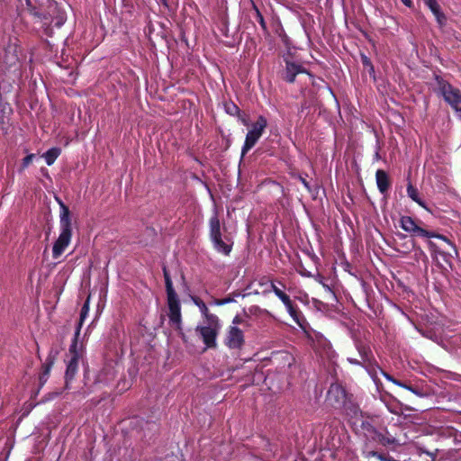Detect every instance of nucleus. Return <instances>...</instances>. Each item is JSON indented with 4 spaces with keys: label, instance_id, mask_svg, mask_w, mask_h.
<instances>
[{
    "label": "nucleus",
    "instance_id": "obj_1",
    "mask_svg": "<svg viewBox=\"0 0 461 461\" xmlns=\"http://www.w3.org/2000/svg\"><path fill=\"white\" fill-rule=\"evenodd\" d=\"M60 206V233L52 248V257L58 259L66 250L71 241L72 227L70 212L67 205L57 198Z\"/></svg>",
    "mask_w": 461,
    "mask_h": 461
},
{
    "label": "nucleus",
    "instance_id": "obj_2",
    "mask_svg": "<svg viewBox=\"0 0 461 461\" xmlns=\"http://www.w3.org/2000/svg\"><path fill=\"white\" fill-rule=\"evenodd\" d=\"M163 274L167 293V303L168 307L167 315L169 318V322L176 329H180L182 321L180 301L176 292L174 289L170 275L166 267L163 268Z\"/></svg>",
    "mask_w": 461,
    "mask_h": 461
},
{
    "label": "nucleus",
    "instance_id": "obj_3",
    "mask_svg": "<svg viewBox=\"0 0 461 461\" xmlns=\"http://www.w3.org/2000/svg\"><path fill=\"white\" fill-rule=\"evenodd\" d=\"M438 90L444 100L461 117V94L457 88H455L448 82L438 79Z\"/></svg>",
    "mask_w": 461,
    "mask_h": 461
},
{
    "label": "nucleus",
    "instance_id": "obj_4",
    "mask_svg": "<svg viewBox=\"0 0 461 461\" xmlns=\"http://www.w3.org/2000/svg\"><path fill=\"white\" fill-rule=\"evenodd\" d=\"M82 357V344L78 339L74 338L68 350V360L66 369V383L72 380L78 370L79 360Z\"/></svg>",
    "mask_w": 461,
    "mask_h": 461
},
{
    "label": "nucleus",
    "instance_id": "obj_5",
    "mask_svg": "<svg viewBox=\"0 0 461 461\" xmlns=\"http://www.w3.org/2000/svg\"><path fill=\"white\" fill-rule=\"evenodd\" d=\"M39 19L44 23H54L59 28L66 23L67 14L56 1L51 0Z\"/></svg>",
    "mask_w": 461,
    "mask_h": 461
},
{
    "label": "nucleus",
    "instance_id": "obj_6",
    "mask_svg": "<svg viewBox=\"0 0 461 461\" xmlns=\"http://www.w3.org/2000/svg\"><path fill=\"white\" fill-rule=\"evenodd\" d=\"M362 430L367 441H374L381 444L382 446H391L396 443L393 436L386 432L383 434L379 432L370 422H362Z\"/></svg>",
    "mask_w": 461,
    "mask_h": 461
},
{
    "label": "nucleus",
    "instance_id": "obj_7",
    "mask_svg": "<svg viewBox=\"0 0 461 461\" xmlns=\"http://www.w3.org/2000/svg\"><path fill=\"white\" fill-rule=\"evenodd\" d=\"M245 342L243 331L237 326H230L225 338V345L230 349H240Z\"/></svg>",
    "mask_w": 461,
    "mask_h": 461
},
{
    "label": "nucleus",
    "instance_id": "obj_8",
    "mask_svg": "<svg viewBox=\"0 0 461 461\" xmlns=\"http://www.w3.org/2000/svg\"><path fill=\"white\" fill-rule=\"evenodd\" d=\"M346 391L339 384H332L327 393V400L335 408L342 407L346 402Z\"/></svg>",
    "mask_w": 461,
    "mask_h": 461
},
{
    "label": "nucleus",
    "instance_id": "obj_9",
    "mask_svg": "<svg viewBox=\"0 0 461 461\" xmlns=\"http://www.w3.org/2000/svg\"><path fill=\"white\" fill-rule=\"evenodd\" d=\"M219 330L220 328H214L206 325H200L196 328V331L199 332L207 348L216 347V337Z\"/></svg>",
    "mask_w": 461,
    "mask_h": 461
},
{
    "label": "nucleus",
    "instance_id": "obj_10",
    "mask_svg": "<svg viewBox=\"0 0 461 461\" xmlns=\"http://www.w3.org/2000/svg\"><path fill=\"white\" fill-rule=\"evenodd\" d=\"M21 5H25L28 11L34 16L40 18L51 0H19Z\"/></svg>",
    "mask_w": 461,
    "mask_h": 461
},
{
    "label": "nucleus",
    "instance_id": "obj_11",
    "mask_svg": "<svg viewBox=\"0 0 461 461\" xmlns=\"http://www.w3.org/2000/svg\"><path fill=\"white\" fill-rule=\"evenodd\" d=\"M400 227L411 236L419 237L422 228L420 227L413 218L411 216L403 215L401 216L399 221Z\"/></svg>",
    "mask_w": 461,
    "mask_h": 461
},
{
    "label": "nucleus",
    "instance_id": "obj_12",
    "mask_svg": "<svg viewBox=\"0 0 461 461\" xmlns=\"http://www.w3.org/2000/svg\"><path fill=\"white\" fill-rule=\"evenodd\" d=\"M301 73H306L310 77H312V75L305 68H303L300 64L291 62V61H286L285 78L287 82L294 83L296 76Z\"/></svg>",
    "mask_w": 461,
    "mask_h": 461
},
{
    "label": "nucleus",
    "instance_id": "obj_13",
    "mask_svg": "<svg viewBox=\"0 0 461 461\" xmlns=\"http://www.w3.org/2000/svg\"><path fill=\"white\" fill-rule=\"evenodd\" d=\"M423 2L435 16V19L438 26L440 28L444 27L447 23V16L441 11L437 0H423Z\"/></svg>",
    "mask_w": 461,
    "mask_h": 461
},
{
    "label": "nucleus",
    "instance_id": "obj_14",
    "mask_svg": "<svg viewBox=\"0 0 461 461\" xmlns=\"http://www.w3.org/2000/svg\"><path fill=\"white\" fill-rule=\"evenodd\" d=\"M56 355L57 352L51 349L46 358L45 363L42 365V371L39 377L41 386H42L49 379L50 370L56 358Z\"/></svg>",
    "mask_w": 461,
    "mask_h": 461
},
{
    "label": "nucleus",
    "instance_id": "obj_15",
    "mask_svg": "<svg viewBox=\"0 0 461 461\" xmlns=\"http://www.w3.org/2000/svg\"><path fill=\"white\" fill-rule=\"evenodd\" d=\"M285 308L296 324L303 330H306V327L308 325L306 319L299 310L294 307L292 301L289 303V304L285 305Z\"/></svg>",
    "mask_w": 461,
    "mask_h": 461
},
{
    "label": "nucleus",
    "instance_id": "obj_16",
    "mask_svg": "<svg viewBox=\"0 0 461 461\" xmlns=\"http://www.w3.org/2000/svg\"><path fill=\"white\" fill-rule=\"evenodd\" d=\"M375 180L379 192L386 194L390 187V180L387 173L383 169H378L375 173Z\"/></svg>",
    "mask_w": 461,
    "mask_h": 461
},
{
    "label": "nucleus",
    "instance_id": "obj_17",
    "mask_svg": "<svg viewBox=\"0 0 461 461\" xmlns=\"http://www.w3.org/2000/svg\"><path fill=\"white\" fill-rule=\"evenodd\" d=\"M211 240L213 244V248L225 256H228L231 249L232 244H228L223 241L221 235H218L217 237L211 238Z\"/></svg>",
    "mask_w": 461,
    "mask_h": 461
},
{
    "label": "nucleus",
    "instance_id": "obj_18",
    "mask_svg": "<svg viewBox=\"0 0 461 461\" xmlns=\"http://www.w3.org/2000/svg\"><path fill=\"white\" fill-rule=\"evenodd\" d=\"M356 348L364 364H367L373 361V354L369 346L362 342H357Z\"/></svg>",
    "mask_w": 461,
    "mask_h": 461
},
{
    "label": "nucleus",
    "instance_id": "obj_19",
    "mask_svg": "<svg viewBox=\"0 0 461 461\" xmlns=\"http://www.w3.org/2000/svg\"><path fill=\"white\" fill-rule=\"evenodd\" d=\"M260 138L261 137L248 131L241 149V158H243L256 145Z\"/></svg>",
    "mask_w": 461,
    "mask_h": 461
},
{
    "label": "nucleus",
    "instance_id": "obj_20",
    "mask_svg": "<svg viewBox=\"0 0 461 461\" xmlns=\"http://www.w3.org/2000/svg\"><path fill=\"white\" fill-rule=\"evenodd\" d=\"M267 126V121L263 115H259L257 122L252 123L249 132L261 137Z\"/></svg>",
    "mask_w": 461,
    "mask_h": 461
},
{
    "label": "nucleus",
    "instance_id": "obj_21",
    "mask_svg": "<svg viewBox=\"0 0 461 461\" xmlns=\"http://www.w3.org/2000/svg\"><path fill=\"white\" fill-rule=\"evenodd\" d=\"M407 195L410 197L413 202L417 203L420 206L429 211V208L427 207L425 202L420 197V193L418 189L413 186L411 183L407 185Z\"/></svg>",
    "mask_w": 461,
    "mask_h": 461
},
{
    "label": "nucleus",
    "instance_id": "obj_22",
    "mask_svg": "<svg viewBox=\"0 0 461 461\" xmlns=\"http://www.w3.org/2000/svg\"><path fill=\"white\" fill-rule=\"evenodd\" d=\"M19 60L15 46H9L5 50V62L10 66H15Z\"/></svg>",
    "mask_w": 461,
    "mask_h": 461
},
{
    "label": "nucleus",
    "instance_id": "obj_23",
    "mask_svg": "<svg viewBox=\"0 0 461 461\" xmlns=\"http://www.w3.org/2000/svg\"><path fill=\"white\" fill-rule=\"evenodd\" d=\"M209 226H210V237L211 238L215 237V236L217 237L218 235H221V223H220V220H219L216 212L211 217Z\"/></svg>",
    "mask_w": 461,
    "mask_h": 461
},
{
    "label": "nucleus",
    "instance_id": "obj_24",
    "mask_svg": "<svg viewBox=\"0 0 461 461\" xmlns=\"http://www.w3.org/2000/svg\"><path fill=\"white\" fill-rule=\"evenodd\" d=\"M61 149L59 148L54 147L50 149H48L42 157L45 159V162L48 166H51L55 160L58 158V157L60 155Z\"/></svg>",
    "mask_w": 461,
    "mask_h": 461
},
{
    "label": "nucleus",
    "instance_id": "obj_25",
    "mask_svg": "<svg viewBox=\"0 0 461 461\" xmlns=\"http://www.w3.org/2000/svg\"><path fill=\"white\" fill-rule=\"evenodd\" d=\"M88 312H89V299H87L85 303L83 304L82 308H81V311H80V318H79V321H78V325L77 327V330H76V332H75V336L74 338H77L78 339V336H79V333H80V329H81V326L84 322V321L86 320V318L87 317L88 315Z\"/></svg>",
    "mask_w": 461,
    "mask_h": 461
},
{
    "label": "nucleus",
    "instance_id": "obj_26",
    "mask_svg": "<svg viewBox=\"0 0 461 461\" xmlns=\"http://www.w3.org/2000/svg\"><path fill=\"white\" fill-rule=\"evenodd\" d=\"M364 368L366 369L369 376L372 378L374 383L377 385L379 383L378 373H380L379 369L381 368L378 366L374 365L373 362L365 364Z\"/></svg>",
    "mask_w": 461,
    "mask_h": 461
},
{
    "label": "nucleus",
    "instance_id": "obj_27",
    "mask_svg": "<svg viewBox=\"0 0 461 461\" xmlns=\"http://www.w3.org/2000/svg\"><path fill=\"white\" fill-rule=\"evenodd\" d=\"M203 317L204 318L203 325L214 328H221L219 318L215 314H212L208 311L207 314H204Z\"/></svg>",
    "mask_w": 461,
    "mask_h": 461
},
{
    "label": "nucleus",
    "instance_id": "obj_28",
    "mask_svg": "<svg viewBox=\"0 0 461 461\" xmlns=\"http://www.w3.org/2000/svg\"><path fill=\"white\" fill-rule=\"evenodd\" d=\"M364 455L366 458L375 457L380 461H393V458L389 455L382 454L377 451H364Z\"/></svg>",
    "mask_w": 461,
    "mask_h": 461
},
{
    "label": "nucleus",
    "instance_id": "obj_29",
    "mask_svg": "<svg viewBox=\"0 0 461 461\" xmlns=\"http://www.w3.org/2000/svg\"><path fill=\"white\" fill-rule=\"evenodd\" d=\"M191 299L193 303L199 308V311L203 316L207 314V312L209 311L208 307L200 298L193 296Z\"/></svg>",
    "mask_w": 461,
    "mask_h": 461
},
{
    "label": "nucleus",
    "instance_id": "obj_30",
    "mask_svg": "<svg viewBox=\"0 0 461 461\" xmlns=\"http://www.w3.org/2000/svg\"><path fill=\"white\" fill-rule=\"evenodd\" d=\"M274 294H276V297H278V299L284 303L285 306L289 304V303L291 302L290 297L285 293H284L279 287Z\"/></svg>",
    "mask_w": 461,
    "mask_h": 461
},
{
    "label": "nucleus",
    "instance_id": "obj_31",
    "mask_svg": "<svg viewBox=\"0 0 461 461\" xmlns=\"http://www.w3.org/2000/svg\"><path fill=\"white\" fill-rule=\"evenodd\" d=\"M274 294H276V297H278V299L284 303L285 306L289 304V303L291 302L290 297L285 293H284L279 287Z\"/></svg>",
    "mask_w": 461,
    "mask_h": 461
},
{
    "label": "nucleus",
    "instance_id": "obj_32",
    "mask_svg": "<svg viewBox=\"0 0 461 461\" xmlns=\"http://www.w3.org/2000/svg\"><path fill=\"white\" fill-rule=\"evenodd\" d=\"M439 235H440L439 233H436L434 231H429L422 228L421 232L419 237L438 239Z\"/></svg>",
    "mask_w": 461,
    "mask_h": 461
},
{
    "label": "nucleus",
    "instance_id": "obj_33",
    "mask_svg": "<svg viewBox=\"0 0 461 461\" xmlns=\"http://www.w3.org/2000/svg\"><path fill=\"white\" fill-rule=\"evenodd\" d=\"M233 302H234L233 298H231V297H225L223 299H215L212 302V304L218 305V306H221V305L228 304V303H233Z\"/></svg>",
    "mask_w": 461,
    "mask_h": 461
},
{
    "label": "nucleus",
    "instance_id": "obj_34",
    "mask_svg": "<svg viewBox=\"0 0 461 461\" xmlns=\"http://www.w3.org/2000/svg\"><path fill=\"white\" fill-rule=\"evenodd\" d=\"M226 112L231 115H234L235 113H238L240 109L239 107L234 104L233 103L230 104H226Z\"/></svg>",
    "mask_w": 461,
    "mask_h": 461
},
{
    "label": "nucleus",
    "instance_id": "obj_35",
    "mask_svg": "<svg viewBox=\"0 0 461 461\" xmlns=\"http://www.w3.org/2000/svg\"><path fill=\"white\" fill-rule=\"evenodd\" d=\"M297 177L300 180V182L303 185V186L307 189L308 192H313L312 186L310 185L309 182L306 180L304 176H303L302 175H298Z\"/></svg>",
    "mask_w": 461,
    "mask_h": 461
},
{
    "label": "nucleus",
    "instance_id": "obj_36",
    "mask_svg": "<svg viewBox=\"0 0 461 461\" xmlns=\"http://www.w3.org/2000/svg\"><path fill=\"white\" fill-rule=\"evenodd\" d=\"M438 240H441L442 241H445L447 245H449L455 251L456 254H457V249L455 244L445 235L440 234L438 237Z\"/></svg>",
    "mask_w": 461,
    "mask_h": 461
},
{
    "label": "nucleus",
    "instance_id": "obj_37",
    "mask_svg": "<svg viewBox=\"0 0 461 461\" xmlns=\"http://www.w3.org/2000/svg\"><path fill=\"white\" fill-rule=\"evenodd\" d=\"M362 63L366 68H369V72L374 73V67L366 56H362Z\"/></svg>",
    "mask_w": 461,
    "mask_h": 461
},
{
    "label": "nucleus",
    "instance_id": "obj_38",
    "mask_svg": "<svg viewBox=\"0 0 461 461\" xmlns=\"http://www.w3.org/2000/svg\"><path fill=\"white\" fill-rule=\"evenodd\" d=\"M35 158V155L34 154H29L27 155L23 159V167L25 168L27 167L33 160V158Z\"/></svg>",
    "mask_w": 461,
    "mask_h": 461
},
{
    "label": "nucleus",
    "instance_id": "obj_39",
    "mask_svg": "<svg viewBox=\"0 0 461 461\" xmlns=\"http://www.w3.org/2000/svg\"><path fill=\"white\" fill-rule=\"evenodd\" d=\"M406 389L408 391L413 393L414 394L418 395L419 397H424L425 396V393L420 392L419 389H417L415 387H412L411 385H407Z\"/></svg>",
    "mask_w": 461,
    "mask_h": 461
},
{
    "label": "nucleus",
    "instance_id": "obj_40",
    "mask_svg": "<svg viewBox=\"0 0 461 461\" xmlns=\"http://www.w3.org/2000/svg\"><path fill=\"white\" fill-rule=\"evenodd\" d=\"M375 149V154H374V161H378L381 158V157H380L381 147H380V144L378 141L376 142Z\"/></svg>",
    "mask_w": 461,
    "mask_h": 461
},
{
    "label": "nucleus",
    "instance_id": "obj_41",
    "mask_svg": "<svg viewBox=\"0 0 461 461\" xmlns=\"http://www.w3.org/2000/svg\"><path fill=\"white\" fill-rule=\"evenodd\" d=\"M348 362L350 363L351 365H356V366H363L364 367V362L363 361H359L356 358H353V357H348L347 358Z\"/></svg>",
    "mask_w": 461,
    "mask_h": 461
},
{
    "label": "nucleus",
    "instance_id": "obj_42",
    "mask_svg": "<svg viewBox=\"0 0 461 461\" xmlns=\"http://www.w3.org/2000/svg\"><path fill=\"white\" fill-rule=\"evenodd\" d=\"M379 372L387 381L393 383L394 378L391 375L384 372L383 369H379Z\"/></svg>",
    "mask_w": 461,
    "mask_h": 461
},
{
    "label": "nucleus",
    "instance_id": "obj_43",
    "mask_svg": "<svg viewBox=\"0 0 461 461\" xmlns=\"http://www.w3.org/2000/svg\"><path fill=\"white\" fill-rule=\"evenodd\" d=\"M393 384H396L397 386L402 387L404 389H406V387L408 385V384H404V383H402V382H401V381H399V380H397L395 378H394V381H393Z\"/></svg>",
    "mask_w": 461,
    "mask_h": 461
},
{
    "label": "nucleus",
    "instance_id": "obj_44",
    "mask_svg": "<svg viewBox=\"0 0 461 461\" xmlns=\"http://www.w3.org/2000/svg\"><path fill=\"white\" fill-rule=\"evenodd\" d=\"M278 287L276 285L275 282L270 283V289L267 292L275 293Z\"/></svg>",
    "mask_w": 461,
    "mask_h": 461
},
{
    "label": "nucleus",
    "instance_id": "obj_45",
    "mask_svg": "<svg viewBox=\"0 0 461 461\" xmlns=\"http://www.w3.org/2000/svg\"><path fill=\"white\" fill-rule=\"evenodd\" d=\"M240 322V318L239 316H235L232 320V325L231 326H237Z\"/></svg>",
    "mask_w": 461,
    "mask_h": 461
},
{
    "label": "nucleus",
    "instance_id": "obj_46",
    "mask_svg": "<svg viewBox=\"0 0 461 461\" xmlns=\"http://www.w3.org/2000/svg\"><path fill=\"white\" fill-rule=\"evenodd\" d=\"M401 1L407 7H411L412 5V0H401Z\"/></svg>",
    "mask_w": 461,
    "mask_h": 461
},
{
    "label": "nucleus",
    "instance_id": "obj_47",
    "mask_svg": "<svg viewBox=\"0 0 461 461\" xmlns=\"http://www.w3.org/2000/svg\"><path fill=\"white\" fill-rule=\"evenodd\" d=\"M259 16V23L261 24L262 27H265V22H264V18L261 14L258 15Z\"/></svg>",
    "mask_w": 461,
    "mask_h": 461
},
{
    "label": "nucleus",
    "instance_id": "obj_48",
    "mask_svg": "<svg viewBox=\"0 0 461 461\" xmlns=\"http://www.w3.org/2000/svg\"><path fill=\"white\" fill-rule=\"evenodd\" d=\"M429 247L430 249H435L436 245H435V243H434V242H432V241H429Z\"/></svg>",
    "mask_w": 461,
    "mask_h": 461
},
{
    "label": "nucleus",
    "instance_id": "obj_49",
    "mask_svg": "<svg viewBox=\"0 0 461 461\" xmlns=\"http://www.w3.org/2000/svg\"><path fill=\"white\" fill-rule=\"evenodd\" d=\"M324 287H325L329 292H331L330 287H329L328 285H324Z\"/></svg>",
    "mask_w": 461,
    "mask_h": 461
},
{
    "label": "nucleus",
    "instance_id": "obj_50",
    "mask_svg": "<svg viewBox=\"0 0 461 461\" xmlns=\"http://www.w3.org/2000/svg\"><path fill=\"white\" fill-rule=\"evenodd\" d=\"M398 236H399L400 238H402H402H405V235H403V234H402V233H399V234H398Z\"/></svg>",
    "mask_w": 461,
    "mask_h": 461
},
{
    "label": "nucleus",
    "instance_id": "obj_51",
    "mask_svg": "<svg viewBox=\"0 0 461 461\" xmlns=\"http://www.w3.org/2000/svg\"><path fill=\"white\" fill-rule=\"evenodd\" d=\"M277 283H278L281 286L285 287V285H284V284H282V282L277 281Z\"/></svg>",
    "mask_w": 461,
    "mask_h": 461
},
{
    "label": "nucleus",
    "instance_id": "obj_52",
    "mask_svg": "<svg viewBox=\"0 0 461 461\" xmlns=\"http://www.w3.org/2000/svg\"><path fill=\"white\" fill-rule=\"evenodd\" d=\"M419 252H420V254H422V255L424 254L420 249H419Z\"/></svg>",
    "mask_w": 461,
    "mask_h": 461
},
{
    "label": "nucleus",
    "instance_id": "obj_53",
    "mask_svg": "<svg viewBox=\"0 0 461 461\" xmlns=\"http://www.w3.org/2000/svg\"><path fill=\"white\" fill-rule=\"evenodd\" d=\"M6 0H0V4L5 3Z\"/></svg>",
    "mask_w": 461,
    "mask_h": 461
}]
</instances>
